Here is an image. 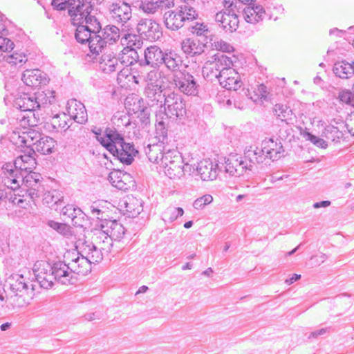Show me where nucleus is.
<instances>
[{"mask_svg": "<svg viewBox=\"0 0 354 354\" xmlns=\"http://www.w3.org/2000/svg\"><path fill=\"white\" fill-rule=\"evenodd\" d=\"M33 148L27 147L23 154L17 157L14 165L6 163L2 167V183L8 189L18 191L20 183L26 189V193L34 200L39 198L42 193L41 175L32 172L37 162Z\"/></svg>", "mask_w": 354, "mask_h": 354, "instance_id": "f257e3e1", "label": "nucleus"}, {"mask_svg": "<svg viewBox=\"0 0 354 354\" xmlns=\"http://www.w3.org/2000/svg\"><path fill=\"white\" fill-rule=\"evenodd\" d=\"M100 129L93 131L97 140L113 156L115 160L129 165L134 160L138 151L133 145L124 142L123 136L115 129L106 128L104 135Z\"/></svg>", "mask_w": 354, "mask_h": 354, "instance_id": "f03ea898", "label": "nucleus"}, {"mask_svg": "<svg viewBox=\"0 0 354 354\" xmlns=\"http://www.w3.org/2000/svg\"><path fill=\"white\" fill-rule=\"evenodd\" d=\"M75 26H77L75 32L76 41L81 44H87L93 55H99L101 44H103L100 37V23L97 21L96 26L93 22Z\"/></svg>", "mask_w": 354, "mask_h": 354, "instance_id": "7ed1b4c3", "label": "nucleus"}, {"mask_svg": "<svg viewBox=\"0 0 354 354\" xmlns=\"http://www.w3.org/2000/svg\"><path fill=\"white\" fill-rule=\"evenodd\" d=\"M11 291L15 295L11 297L14 307H23L29 304L32 298L35 286L29 283L24 274H14L9 279Z\"/></svg>", "mask_w": 354, "mask_h": 354, "instance_id": "20e7f679", "label": "nucleus"}, {"mask_svg": "<svg viewBox=\"0 0 354 354\" xmlns=\"http://www.w3.org/2000/svg\"><path fill=\"white\" fill-rule=\"evenodd\" d=\"M198 14L194 6L184 3L174 10L166 11L163 15L164 23L167 29L176 31L185 23L196 19Z\"/></svg>", "mask_w": 354, "mask_h": 354, "instance_id": "39448f33", "label": "nucleus"}, {"mask_svg": "<svg viewBox=\"0 0 354 354\" xmlns=\"http://www.w3.org/2000/svg\"><path fill=\"white\" fill-rule=\"evenodd\" d=\"M224 11L215 15V21L226 32H233L239 27V20L238 14L241 8L237 6L236 1L224 0L223 2Z\"/></svg>", "mask_w": 354, "mask_h": 354, "instance_id": "423d86ee", "label": "nucleus"}, {"mask_svg": "<svg viewBox=\"0 0 354 354\" xmlns=\"http://www.w3.org/2000/svg\"><path fill=\"white\" fill-rule=\"evenodd\" d=\"M109 13L111 21L121 27V31L133 30L132 7L130 3L117 0L109 6Z\"/></svg>", "mask_w": 354, "mask_h": 354, "instance_id": "0eeeda50", "label": "nucleus"}, {"mask_svg": "<svg viewBox=\"0 0 354 354\" xmlns=\"http://www.w3.org/2000/svg\"><path fill=\"white\" fill-rule=\"evenodd\" d=\"M232 66L233 61L231 57L223 54L216 53L205 62L203 67V75L211 80L213 78L218 80L223 71Z\"/></svg>", "mask_w": 354, "mask_h": 354, "instance_id": "6e6552de", "label": "nucleus"}, {"mask_svg": "<svg viewBox=\"0 0 354 354\" xmlns=\"http://www.w3.org/2000/svg\"><path fill=\"white\" fill-rule=\"evenodd\" d=\"M197 77L198 75H194L187 71H179L173 74L172 83L179 92L189 96H196L200 89Z\"/></svg>", "mask_w": 354, "mask_h": 354, "instance_id": "1a4fd4ad", "label": "nucleus"}, {"mask_svg": "<svg viewBox=\"0 0 354 354\" xmlns=\"http://www.w3.org/2000/svg\"><path fill=\"white\" fill-rule=\"evenodd\" d=\"M162 106L167 118H181L186 114L185 100L181 95L174 91L165 92Z\"/></svg>", "mask_w": 354, "mask_h": 354, "instance_id": "9d476101", "label": "nucleus"}, {"mask_svg": "<svg viewBox=\"0 0 354 354\" xmlns=\"http://www.w3.org/2000/svg\"><path fill=\"white\" fill-rule=\"evenodd\" d=\"M80 5L74 6L73 9H69L68 15L73 25H80L81 24L94 23L97 25V19L93 15H91L92 7L84 0H78Z\"/></svg>", "mask_w": 354, "mask_h": 354, "instance_id": "9b49d317", "label": "nucleus"}, {"mask_svg": "<svg viewBox=\"0 0 354 354\" xmlns=\"http://www.w3.org/2000/svg\"><path fill=\"white\" fill-rule=\"evenodd\" d=\"M53 269V265L45 261H37L34 264L32 271L35 278L41 288L48 289L52 287L54 281Z\"/></svg>", "mask_w": 354, "mask_h": 354, "instance_id": "f8f14e48", "label": "nucleus"}, {"mask_svg": "<svg viewBox=\"0 0 354 354\" xmlns=\"http://www.w3.org/2000/svg\"><path fill=\"white\" fill-rule=\"evenodd\" d=\"M64 257L69 261L68 263L73 277L75 274L86 275L91 272V263L86 257L80 254V250L77 252H69Z\"/></svg>", "mask_w": 354, "mask_h": 354, "instance_id": "ddd939ff", "label": "nucleus"}, {"mask_svg": "<svg viewBox=\"0 0 354 354\" xmlns=\"http://www.w3.org/2000/svg\"><path fill=\"white\" fill-rule=\"evenodd\" d=\"M225 171L232 176H241L247 171L252 169V165L248 164L244 157L230 155L225 162Z\"/></svg>", "mask_w": 354, "mask_h": 354, "instance_id": "4468645a", "label": "nucleus"}, {"mask_svg": "<svg viewBox=\"0 0 354 354\" xmlns=\"http://www.w3.org/2000/svg\"><path fill=\"white\" fill-rule=\"evenodd\" d=\"M334 124L326 125L322 133V136L334 142H339L345 138L346 125L342 120L333 121Z\"/></svg>", "mask_w": 354, "mask_h": 354, "instance_id": "2eb2a0df", "label": "nucleus"}, {"mask_svg": "<svg viewBox=\"0 0 354 354\" xmlns=\"http://www.w3.org/2000/svg\"><path fill=\"white\" fill-rule=\"evenodd\" d=\"M136 29L140 35L150 40L158 39L161 35L160 25L151 19H141Z\"/></svg>", "mask_w": 354, "mask_h": 354, "instance_id": "dca6fc26", "label": "nucleus"}, {"mask_svg": "<svg viewBox=\"0 0 354 354\" xmlns=\"http://www.w3.org/2000/svg\"><path fill=\"white\" fill-rule=\"evenodd\" d=\"M10 50L7 52L0 59V71L6 72L8 66L10 67H21L27 61V55L22 51H14L12 53Z\"/></svg>", "mask_w": 354, "mask_h": 354, "instance_id": "f3484780", "label": "nucleus"}, {"mask_svg": "<svg viewBox=\"0 0 354 354\" xmlns=\"http://www.w3.org/2000/svg\"><path fill=\"white\" fill-rule=\"evenodd\" d=\"M21 80L26 86L30 87L46 85L49 82L47 74L39 69L26 70L23 73Z\"/></svg>", "mask_w": 354, "mask_h": 354, "instance_id": "a211bd4d", "label": "nucleus"}, {"mask_svg": "<svg viewBox=\"0 0 354 354\" xmlns=\"http://www.w3.org/2000/svg\"><path fill=\"white\" fill-rule=\"evenodd\" d=\"M77 248L80 250V254L86 257L91 263H98L103 259L104 255L103 252L95 244L89 241L80 240Z\"/></svg>", "mask_w": 354, "mask_h": 354, "instance_id": "6ab92c4d", "label": "nucleus"}, {"mask_svg": "<svg viewBox=\"0 0 354 354\" xmlns=\"http://www.w3.org/2000/svg\"><path fill=\"white\" fill-rule=\"evenodd\" d=\"M165 51L157 46H150L144 51L145 61L139 64L140 68H142L145 66H151L153 68H159L162 65Z\"/></svg>", "mask_w": 354, "mask_h": 354, "instance_id": "aec40b11", "label": "nucleus"}, {"mask_svg": "<svg viewBox=\"0 0 354 354\" xmlns=\"http://www.w3.org/2000/svg\"><path fill=\"white\" fill-rule=\"evenodd\" d=\"M218 80L220 85L227 90L236 91L242 85L239 74L232 67L223 71Z\"/></svg>", "mask_w": 354, "mask_h": 354, "instance_id": "412c9836", "label": "nucleus"}, {"mask_svg": "<svg viewBox=\"0 0 354 354\" xmlns=\"http://www.w3.org/2000/svg\"><path fill=\"white\" fill-rule=\"evenodd\" d=\"M53 277L54 280H57L62 284H72L75 279L71 271L68 263L57 261L53 265Z\"/></svg>", "mask_w": 354, "mask_h": 354, "instance_id": "4be33fe9", "label": "nucleus"}, {"mask_svg": "<svg viewBox=\"0 0 354 354\" xmlns=\"http://www.w3.org/2000/svg\"><path fill=\"white\" fill-rule=\"evenodd\" d=\"M261 151L266 158L276 160L283 156L284 150L281 142L273 138H266L261 142Z\"/></svg>", "mask_w": 354, "mask_h": 354, "instance_id": "5701e85b", "label": "nucleus"}, {"mask_svg": "<svg viewBox=\"0 0 354 354\" xmlns=\"http://www.w3.org/2000/svg\"><path fill=\"white\" fill-rule=\"evenodd\" d=\"M196 171L203 180H213L218 175V164L210 159H203L198 163Z\"/></svg>", "mask_w": 354, "mask_h": 354, "instance_id": "b1692460", "label": "nucleus"}, {"mask_svg": "<svg viewBox=\"0 0 354 354\" xmlns=\"http://www.w3.org/2000/svg\"><path fill=\"white\" fill-rule=\"evenodd\" d=\"M67 105L68 113L74 121L79 124H84L87 121V112L82 102L76 100H71L68 102Z\"/></svg>", "mask_w": 354, "mask_h": 354, "instance_id": "393cba45", "label": "nucleus"}, {"mask_svg": "<svg viewBox=\"0 0 354 354\" xmlns=\"http://www.w3.org/2000/svg\"><path fill=\"white\" fill-rule=\"evenodd\" d=\"M243 18L246 22L255 24L268 17L264 8L261 5L247 6L243 9Z\"/></svg>", "mask_w": 354, "mask_h": 354, "instance_id": "a878e982", "label": "nucleus"}, {"mask_svg": "<svg viewBox=\"0 0 354 354\" xmlns=\"http://www.w3.org/2000/svg\"><path fill=\"white\" fill-rule=\"evenodd\" d=\"M146 100L149 106H162L165 100V93H162L161 85L146 86L144 92Z\"/></svg>", "mask_w": 354, "mask_h": 354, "instance_id": "bb28decb", "label": "nucleus"}, {"mask_svg": "<svg viewBox=\"0 0 354 354\" xmlns=\"http://www.w3.org/2000/svg\"><path fill=\"white\" fill-rule=\"evenodd\" d=\"M182 57L175 50L167 49L165 50L164 59H162V65L165 66L167 71L173 73V74L178 73L179 69L183 64Z\"/></svg>", "mask_w": 354, "mask_h": 354, "instance_id": "cd10ccee", "label": "nucleus"}, {"mask_svg": "<svg viewBox=\"0 0 354 354\" xmlns=\"http://www.w3.org/2000/svg\"><path fill=\"white\" fill-rule=\"evenodd\" d=\"M102 227L108 232L112 241H120L125 233L124 226L116 220H101Z\"/></svg>", "mask_w": 354, "mask_h": 354, "instance_id": "c85d7f7f", "label": "nucleus"}, {"mask_svg": "<svg viewBox=\"0 0 354 354\" xmlns=\"http://www.w3.org/2000/svg\"><path fill=\"white\" fill-rule=\"evenodd\" d=\"M119 26L116 24L108 25L103 30L100 29V37L103 42L102 46H100V53L102 52L107 43L113 44L116 42L120 39L121 35H123Z\"/></svg>", "mask_w": 354, "mask_h": 354, "instance_id": "c756f323", "label": "nucleus"}, {"mask_svg": "<svg viewBox=\"0 0 354 354\" xmlns=\"http://www.w3.org/2000/svg\"><path fill=\"white\" fill-rule=\"evenodd\" d=\"M180 46L181 50L185 55L194 57L202 54L205 50V46L198 40L186 38L183 40Z\"/></svg>", "mask_w": 354, "mask_h": 354, "instance_id": "7c9ffc66", "label": "nucleus"}, {"mask_svg": "<svg viewBox=\"0 0 354 354\" xmlns=\"http://www.w3.org/2000/svg\"><path fill=\"white\" fill-rule=\"evenodd\" d=\"M100 68L105 73H111L120 69L121 65L118 57L111 53L103 54L99 61Z\"/></svg>", "mask_w": 354, "mask_h": 354, "instance_id": "2f4dec72", "label": "nucleus"}, {"mask_svg": "<svg viewBox=\"0 0 354 354\" xmlns=\"http://www.w3.org/2000/svg\"><path fill=\"white\" fill-rule=\"evenodd\" d=\"M272 112L276 118L287 124H293L295 115L290 107L283 104H276L272 108Z\"/></svg>", "mask_w": 354, "mask_h": 354, "instance_id": "473e14b6", "label": "nucleus"}, {"mask_svg": "<svg viewBox=\"0 0 354 354\" xmlns=\"http://www.w3.org/2000/svg\"><path fill=\"white\" fill-rule=\"evenodd\" d=\"M333 71L335 76L342 79H349L354 75V61L337 62L334 64Z\"/></svg>", "mask_w": 354, "mask_h": 354, "instance_id": "72a5a7b5", "label": "nucleus"}, {"mask_svg": "<svg viewBox=\"0 0 354 354\" xmlns=\"http://www.w3.org/2000/svg\"><path fill=\"white\" fill-rule=\"evenodd\" d=\"M55 142L53 138L44 136L33 142L32 145L35 147V151H37L41 154H49L52 153Z\"/></svg>", "mask_w": 354, "mask_h": 354, "instance_id": "f704fd0d", "label": "nucleus"}, {"mask_svg": "<svg viewBox=\"0 0 354 354\" xmlns=\"http://www.w3.org/2000/svg\"><path fill=\"white\" fill-rule=\"evenodd\" d=\"M163 168L165 174L170 178H180L184 174L181 156H176L172 163Z\"/></svg>", "mask_w": 354, "mask_h": 354, "instance_id": "c9c22d12", "label": "nucleus"}, {"mask_svg": "<svg viewBox=\"0 0 354 354\" xmlns=\"http://www.w3.org/2000/svg\"><path fill=\"white\" fill-rule=\"evenodd\" d=\"M119 61L121 66L122 65H133L138 61L139 55L135 48L130 46L124 47L119 54Z\"/></svg>", "mask_w": 354, "mask_h": 354, "instance_id": "e433bc0d", "label": "nucleus"}, {"mask_svg": "<svg viewBox=\"0 0 354 354\" xmlns=\"http://www.w3.org/2000/svg\"><path fill=\"white\" fill-rule=\"evenodd\" d=\"M15 106H17L21 111H35L38 109L39 105L37 104V101L33 95H24L19 99H17L15 102Z\"/></svg>", "mask_w": 354, "mask_h": 354, "instance_id": "4c0bfd02", "label": "nucleus"}, {"mask_svg": "<svg viewBox=\"0 0 354 354\" xmlns=\"http://www.w3.org/2000/svg\"><path fill=\"white\" fill-rule=\"evenodd\" d=\"M34 95L37 104L39 105L38 109L44 108L48 104H52L55 101V91L53 90L46 89Z\"/></svg>", "mask_w": 354, "mask_h": 354, "instance_id": "58836bf2", "label": "nucleus"}, {"mask_svg": "<svg viewBox=\"0 0 354 354\" xmlns=\"http://www.w3.org/2000/svg\"><path fill=\"white\" fill-rule=\"evenodd\" d=\"M162 149L163 145L158 142L148 145L145 151L149 161L158 164L160 158L163 154Z\"/></svg>", "mask_w": 354, "mask_h": 354, "instance_id": "ea45409f", "label": "nucleus"}, {"mask_svg": "<svg viewBox=\"0 0 354 354\" xmlns=\"http://www.w3.org/2000/svg\"><path fill=\"white\" fill-rule=\"evenodd\" d=\"M131 30L121 31L123 34L121 38L122 45H127L133 48H140L142 45L140 37L131 32Z\"/></svg>", "mask_w": 354, "mask_h": 354, "instance_id": "a19ab883", "label": "nucleus"}, {"mask_svg": "<svg viewBox=\"0 0 354 354\" xmlns=\"http://www.w3.org/2000/svg\"><path fill=\"white\" fill-rule=\"evenodd\" d=\"M142 69L143 68H140V70L138 71V73H140L139 83L142 81L147 83L146 86L158 85L157 82L160 77V72L156 69H152L147 73H144Z\"/></svg>", "mask_w": 354, "mask_h": 354, "instance_id": "79ce46f5", "label": "nucleus"}, {"mask_svg": "<svg viewBox=\"0 0 354 354\" xmlns=\"http://www.w3.org/2000/svg\"><path fill=\"white\" fill-rule=\"evenodd\" d=\"M70 120L65 113L57 114L50 120V125L55 131H66L70 127L68 124Z\"/></svg>", "mask_w": 354, "mask_h": 354, "instance_id": "37998d69", "label": "nucleus"}, {"mask_svg": "<svg viewBox=\"0 0 354 354\" xmlns=\"http://www.w3.org/2000/svg\"><path fill=\"white\" fill-rule=\"evenodd\" d=\"M92 242L94 244L101 243L105 242L108 239H111L108 235V232L102 227L101 220L97 221L95 228L93 230Z\"/></svg>", "mask_w": 354, "mask_h": 354, "instance_id": "c03bdc74", "label": "nucleus"}, {"mask_svg": "<svg viewBox=\"0 0 354 354\" xmlns=\"http://www.w3.org/2000/svg\"><path fill=\"white\" fill-rule=\"evenodd\" d=\"M184 211L181 207H169L162 213V219L165 222L171 223L179 216H183Z\"/></svg>", "mask_w": 354, "mask_h": 354, "instance_id": "a18cd8bd", "label": "nucleus"}, {"mask_svg": "<svg viewBox=\"0 0 354 354\" xmlns=\"http://www.w3.org/2000/svg\"><path fill=\"white\" fill-rule=\"evenodd\" d=\"M139 9L145 14L154 15L159 8L156 0H144L140 1Z\"/></svg>", "mask_w": 354, "mask_h": 354, "instance_id": "49530a36", "label": "nucleus"}, {"mask_svg": "<svg viewBox=\"0 0 354 354\" xmlns=\"http://www.w3.org/2000/svg\"><path fill=\"white\" fill-rule=\"evenodd\" d=\"M156 138L158 142L164 144L167 140V129L165 122L161 120L156 124Z\"/></svg>", "mask_w": 354, "mask_h": 354, "instance_id": "de8ad7c7", "label": "nucleus"}, {"mask_svg": "<svg viewBox=\"0 0 354 354\" xmlns=\"http://www.w3.org/2000/svg\"><path fill=\"white\" fill-rule=\"evenodd\" d=\"M189 30L198 37H207L210 30L205 24L203 22H195L194 25L190 26Z\"/></svg>", "mask_w": 354, "mask_h": 354, "instance_id": "09e8293b", "label": "nucleus"}, {"mask_svg": "<svg viewBox=\"0 0 354 354\" xmlns=\"http://www.w3.org/2000/svg\"><path fill=\"white\" fill-rule=\"evenodd\" d=\"M210 44L212 47L216 50L225 53H231L234 51L233 46L221 39L212 38L210 39Z\"/></svg>", "mask_w": 354, "mask_h": 354, "instance_id": "8fccbe9b", "label": "nucleus"}, {"mask_svg": "<svg viewBox=\"0 0 354 354\" xmlns=\"http://www.w3.org/2000/svg\"><path fill=\"white\" fill-rule=\"evenodd\" d=\"M118 71H120L118 73L117 81L119 84H122V81L126 79H127L129 82L133 80L136 84H139L138 77H140V73L131 75L128 68H122V67Z\"/></svg>", "mask_w": 354, "mask_h": 354, "instance_id": "3c124183", "label": "nucleus"}, {"mask_svg": "<svg viewBox=\"0 0 354 354\" xmlns=\"http://www.w3.org/2000/svg\"><path fill=\"white\" fill-rule=\"evenodd\" d=\"M176 156H180L179 153L176 150H168L163 152V154L160 158L159 165L162 167H166L169 164L172 163L174 160V158Z\"/></svg>", "mask_w": 354, "mask_h": 354, "instance_id": "603ef678", "label": "nucleus"}, {"mask_svg": "<svg viewBox=\"0 0 354 354\" xmlns=\"http://www.w3.org/2000/svg\"><path fill=\"white\" fill-rule=\"evenodd\" d=\"M301 134L306 140L310 141L313 145L318 147L326 149L328 147L326 141H325L323 138L317 137L308 131H305Z\"/></svg>", "mask_w": 354, "mask_h": 354, "instance_id": "864d4df0", "label": "nucleus"}, {"mask_svg": "<svg viewBox=\"0 0 354 354\" xmlns=\"http://www.w3.org/2000/svg\"><path fill=\"white\" fill-rule=\"evenodd\" d=\"M123 172L120 170H113L109 173L108 179L111 185L119 189V188H124V183L122 182V175Z\"/></svg>", "mask_w": 354, "mask_h": 354, "instance_id": "5fc2aeb1", "label": "nucleus"}, {"mask_svg": "<svg viewBox=\"0 0 354 354\" xmlns=\"http://www.w3.org/2000/svg\"><path fill=\"white\" fill-rule=\"evenodd\" d=\"M47 224L50 227L56 230L61 234L67 236L71 234L70 227L65 223H62L50 220L48 221Z\"/></svg>", "mask_w": 354, "mask_h": 354, "instance_id": "6e6d98bb", "label": "nucleus"}, {"mask_svg": "<svg viewBox=\"0 0 354 354\" xmlns=\"http://www.w3.org/2000/svg\"><path fill=\"white\" fill-rule=\"evenodd\" d=\"M2 180V178H1ZM1 187L0 188V200L3 198H8L9 201H11L12 203H16L17 197L15 196L14 198H12V192L14 193L15 196H17V194L15 193L17 191H13L10 189H8L7 187H6L3 183L1 182ZM17 195L19 196V194ZM22 202L21 199H19L17 202V203H19Z\"/></svg>", "mask_w": 354, "mask_h": 354, "instance_id": "4d7b16f0", "label": "nucleus"}, {"mask_svg": "<svg viewBox=\"0 0 354 354\" xmlns=\"http://www.w3.org/2000/svg\"><path fill=\"white\" fill-rule=\"evenodd\" d=\"M213 201V197L210 194H205L196 199L193 203V207L196 209H202L207 205L210 204Z\"/></svg>", "mask_w": 354, "mask_h": 354, "instance_id": "13d9d810", "label": "nucleus"}, {"mask_svg": "<svg viewBox=\"0 0 354 354\" xmlns=\"http://www.w3.org/2000/svg\"><path fill=\"white\" fill-rule=\"evenodd\" d=\"M63 196L56 190H53L45 194L44 200L48 204H58L62 201Z\"/></svg>", "mask_w": 354, "mask_h": 354, "instance_id": "bf43d9fd", "label": "nucleus"}, {"mask_svg": "<svg viewBox=\"0 0 354 354\" xmlns=\"http://www.w3.org/2000/svg\"><path fill=\"white\" fill-rule=\"evenodd\" d=\"M244 158L248 160V164H251L252 166L256 163L262 162L264 160L262 155L257 156V153L252 151V150H248L245 153Z\"/></svg>", "mask_w": 354, "mask_h": 354, "instance_id": "052dcab7", "label": "nucleus"}, {"mask_svg": "<svg viewBox=\"0 0 354 354\" xmlns=\"http://www.w3.org/2000/svg\"><path fill=\"white\" fill-rule=\"evenodd\" d=\"M133 199L129 198V201L125 202L126 211L130 213L131 216H136L142 211V207L140 203L138 205L137 207H133Z\"/></svg>", "mask_w": 354, "mask_h": 354, "instance_id": "680f3d73", "label": "nucleus"}, {"mask_svg": "<svg viewBox=\"0 0 354 354\" xmlns=\"http://www.w3.org/2000/svg\"><path fill=\"white\" fill-rule=\"evenodd\" d=\"M122 176V180L121 183H124V188H119V189L126 191L131 189V187H134L135 181L129 174L123 173Z\"/></svg>", "mask_w": 354, "mask_h": 354, "instance_id": "e2e57ef3", "label": "nucleus"}, {"mask_svg": "<svg viewBox=\"0 0 354 354\" xmlns=\"http://www.w3.org/2000/svg\"><path fill=\"white\" fill-rule=\"evenodd\" d=\"M68 212H70L68 216L72 221H74L77 217V215H80L82 213V210L80 208H75L73 205L64 207L63 209V214H67Z\"/></svg>", "mask_w": 354, "mask_h": 354, "instance_id": "0e129e2a", "label": "nucleus"}, {"mask_svg": "<svg viewBox=\"0 0 354 354\" xmlns=\"http://www.w3.org/2000/svg\"><path fill=\"white\" fill-rule=\"evenodd\" d=\"M216 100L222 106L229 107L232 105V100L225 95V91L216 96Z\"/></svg>", "mask_w": 354, "mask_h": 354, "instance_id": "69168bd1", "label": "nucleus"}, {"mask_svg": "<svg viewBox=\"0 0 354 354\" xmlns=\"http://www.w3.org/2000/svg\"><path fill=\"white\" fill-rule=\"evenodd\" d=\"M104 254H108L111 250L113 246V241L111 239H108L105 242L95 244Z\"/></svg>", "mask_w": 354, "mask_h": 354, "instance_id": "338daca9", "label": "nucleus"}, {"mask_svg": "<svg viewBox=\"0 0 354 354\" xmlns=\"http://www.w3.org/2000/svg\"><path fill=\"white\" fill-rule=\"evenodd\" d=\"M160 10H167L174 7V0H156Z\"/></svg>", "mask_w": 354, "mask_h": 354, "instance_id": "774afa93", "label": "nucleus"}]
</instances>
